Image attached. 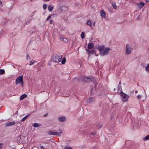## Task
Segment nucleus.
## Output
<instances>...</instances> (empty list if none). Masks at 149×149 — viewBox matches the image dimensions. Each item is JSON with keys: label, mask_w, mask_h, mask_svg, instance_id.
<instances>
[{"label": "nucleus", "mask_w": 149, "mask_h": 149, "mask_svg": "<svg viewBox=\"0 0 149 149\" xmlns=\"http://www.w3.org/2000/svg\"><path fill=\"white\" fill-rule=\"evenodd\" d=\"M42 125V124L40 123H35L33 124V126L35 127H39Z\"/></svg>", "instance_id": "nucleus-14"}, {"label": "nucleus", "mask_w": 149, "mask_h": 149, "mask_svg": "<svg viewBox=\"0 0 149 149\" xmlns=\"http://www.w3.org/2000/svg\"><path fill=\"white\" fill-rule=\"evenodd\" d=\"M28 57H29V55L28 54L27 55V56H26V58H27V59H28Z\"/></svg>", "instance_id": "nucleus-41"}, {"label": "nucleus", "mask_w": 149, "mask_h": 149, "mask_svg": "<svg viewBox=\"0 0 149 149\" xmlns=\"http://www.w3.org/2000/svg\"><path fill=\"white\" fill-rule=\"evenodd\" d=\"M65 149H72L71 148L68 147H65Z\"/></svg>", "instance_id": "nucleus-35"}, {"label": "nucleus", "mask_w": 149, "mask_h": 149, "mask_svg": "<svg viewBox=\"0 0 149 149\" xmlns=\"http://www.w3.org/2000/svg\"><path fill=\"white\" fill-rule=\"evenodd\" d=\"M143 139L144 140H148L149 139V134L146 136Z\"/></svg>", "instance_id": "nucleus-25"}, {"label": "nucleus", "mask_w": 149, "mask_h": 149, "mask_svg": "<svg viewBox=\"0 0 149 149\" xmlns=\"http://www.w3.org/2000/svg\"><path fill=\"white\" fill-rule=\"evenodd\" d=\"M120 94L121 96H122V100L123 102H125L128 101L129 97V96L127 95L123 92H121Z\"/></svg>", "instance_id": "nucleus-3"}, {"label": "nucleus", "mask_w": 149, "mask_h": 149, "mask_svg": "<svg viewBox=\"0 0 149 149\" xmlns=\"http://www.w3.org/2000/svg\"><path fill=\"white\" fill-rule=\"evenodd\" d=\"M87 24L88 25H89L90 26H92V23L91 22L90 20H88L87 22Z\"/></svg>", "instance_id": "nucleus-21"}, {"label": "nucleus", "mask_w": 149, "mask_h": 149, "mask_svg": "<svg viewBox=\"0 0 149 149\" xmlns=\"http://www.w3.org/2000/svg\"><path fill=\"white\" fill-rule=\"evenodd\" d=\"M40 148H41V149H43V148H44V147H43V146H40Z\"/></svg>", "instance_id": "nucleus-40"}, {"label": "nucleus", "mask_w": 149, "mask_h": 149, "mask_svg": "<svg viewBox=\"0 0 149 149\" xmlns=\"http://www.w3.org/2000/svg\"><path fill=\"white\" fill-rule=\"evenodd\" d=\"M86 77L84 76H82L80 77L78 79L79 80H79H81L82 82H84L85 81H86Z\"/></svg>", "instance_id": "nucleus-9"}, {"label": "nucleus", "mask_w": 149, "mask_h": 149, "mask_svg": "<svg viewBox=\"0 0 149 149\" xmlns=\"http://www.w3.org/2000/svg\"><path fill=\"white\" fill-rule=\"evenodd\" d=\"M44 1H49V0H43Z\"/></svg>", "instance_id": "nucleus-42"}, {"label": "nucleus", "mask_w": 149, "mask_h": 149, "mask_svg": "<svg viewBox=\"0 0 149 149\" xmlns=\"http://www.w3.org/2000/svg\"><path fill=\"white\" fill-rule=\"evenodd\" d=\"M48 113H46V114H45V115H43V116L45 117L48 116Z\"/></svg>", "instance_id": "nucleus-36"}, {"label": "nucleus", "mask_w": 149, "mask_h": 149, "mask_svg": "<svg viewBox=\"0 0 149 149\" xmlns=\"http://www.w3.org/2000/svg\"><path fill=\"white\" fill-rule=\"evenodd\" d=\"M66 61V59L65 57L63 58L62 60L61 61V63L62 64H63L65 63Z\"/></svg>", "instance_id": "nucleus-23"}, {"label": "nucleus", "mask_w": 149, "mask_h": 149, "mask_svg": "<svg viewBox=\"0 0 149 149\" xmlns=\"http://www.w3.org/2000/svg\"><path fill=\"white\" fill-rule=\"evenodd\" d=\"M98 48L99 50V51L100 54L101 53H102V52L104 49V46H100Z\"/></svg>", "instance_id": "nucleus-15"}, {"label": "nucleus", "mask_w": 149, "mask_h": 149, "mask_svg": "<svg viewBox=\"0 0 149 149\" xmlns=\"http://www.w3.org/2000/svg\"><path fill=\"white\" fill-rule=\"evenodd\" d=\"M43 149H45L44 148H43Z\"/></svg>", "instance_id": "nucleus-47"}, {"label": "nucleus", "mask_w": 149, "mask_h": 149, "mask_svg": "<svg viewBox=\"0 0 149 149\" xmlns=\"http://www.w3.org/2000/svg\"><path fill=\"white\" fill-rule=\"evenodd\" d=\"M89 81H93L95 84V86L96 85L97 82L96 80H95V79L94 78L91 77L90 80Z\"/></svg>", "instance_id": "nucleus-12"}, {"label": "nucleus", "mask_w": 149, "mask_h": 149, "mask_svg": "<svg viewBox=\"0 0 149 149\" xmlns=\"http://www.w3.org/2000/svg\"><path fill=\"white\" fill-rule=\"evenodd\" d=\"M100 15L102 17L105 18L106 17V13L103 10H102L100 12Z\"/></svg>", "instance_id": "nucleus-11"}, {"label": "nucleus", "mask_w": 149, "mask_h": 149, "mask_svg": "<svg viewBox=\"0 0 149 149\" xmlns=\"http://www.w3.org/2000/svg\"><path fill=\"white\" fill-rule=\"evenodd\" d=\"M31 115V114L29 115H28L25 116L24 118H23L21 120V122H23L29 116Z\"/></svg>", "instance_id": "nucleus-20"}, {"label": "nucleus", "mask_w": 149, "mask_h": 149, "mask_svg": "<svg viewBox=\"0 0 149 149\" xmlns=\"http://www.w3.org/2000/svg\"><path fill=\"white\" fill-rule=\"evenodd\" d=\"M145 3L143 2H140L139 3H137V5L139 6V9L142 8L144 5Z\"/></svg>", "instance_id": "nucleus-10"}, {"label": "nucleus", "mask_w": 149, "mask_h": 149, "mask_svg": "<svg viewBox=\"0 0 149 149\" xmlns=\"http://www.w3.org/2000/svg\"><path fill=\"white\" fill-rule=\"evenodd\" d=\"M51 17V15H49V16L48 17H47V20H48Z\"/></svg>", "instance_id": "nucleus-34"}, {"label": "nucleus", "mask_w": 149, "mask_h": 149, "mask_svg": "<svg viewBox=\"0 0 149 149\" xmlns=\"http://www.w3.org/2000/svg\"><path fill=\"white\" fill-rule=\"evenodd\" d=\"M35 62H36V61L35 60H34V61L33 60V61H31L30 62V63L29 64V65H32L35 63Z\"/></svg>", "instance_id": "nucleus-26"}, {"label": "nucleus", "mask_w": 149, "mask_h": 149, "mask_svg": "<svg viewBox=\"0 0 149 149\" xmlns=\"http://www.w3.org/2000/svg\"><path fill=\"white\" fill-rule=\"evenodd\" d=\"M63 40L64 42H66L67 41V40L66 38H63Z\"/></svg>", "instance_id": "nucleus-33"}, {"label": "nucleus", "mask_w": 149, "mask_h": 149, "mask_svg": "<svg viewBox=\"0 0 149 149\" xmlns=\"http://www.w3.org/2000/svg\"><path fill=\"white\" fill-rule=\"evenodd\" d=\"M147 71H149V64H148L146 68Z\"/></svg>", "instance_id": "nucleus-29"}, {"label": "nucleus", "mask_w": 149, "mask_h": 149, "mask_svg": "<svg viewBox=\"0 0 149 149\" xmlns=\"http://www.w3.org/2000/svg\"><path fill=\"white\" fill-rule=\"evenodd\" d=\"M53 22V21L52 20H51L50 22L51 24H52Z\"/></svg>", "instance_id": "nucleus-39"}, {"label": "nucleus", "mask_w": 149, "mask_h": 149, "mask_svg": "<svg viewBox=\"0 0 149 149\" xmlns=\"http://www.w3.org/2000/svg\"><path fill=\"white\" fill-rule=\"evenodd\" d=\"M58 119L60 122H64L66 121V118L65 116H62L59 117Z\"/></svg>", "instance_id": "nucleus-8"}, {"label": "nucleus", "mask_w": 149, "mask_h": 149, "mask_svg": "<svg viewBox=\"0 0 149 149\" xmlns=\"http://www.w3.org/2000/svg\"><path fill=\"white\" fill-rule=\"evenodd\" d=\"M95 22H94L93 23V25L94 26H95Z\"/></svg>", "instance_id": "nucleus-44"}, {"label": "nucleus", "mask_w": 149, "mask_h": 149, "mask_svg": "<svg viewBox=\"0 0 149 149\" xmlns=\"http://www.w3.org/2000/svg\"><path fill=\"white\" fill-rule=\"evenodd\" d=\"M59 37L61 39H62L63 40V38H64V37H63L62 36L60 35L59 36Z\"/></svg>", "instance_id": "nucleus-37"}, {"label": "nucleus", "mask_w": 149, "mask_h": 149, "mask_svg": "<svg viewBox=\"0 0 149 149\" xmlns=\"http://www.w3.org/2000/svg\"><path fill=\"white\" fill-rule=\"evenodd\" d=\"M2 3V2L1 1H0V5Z\"/></svg>", "instance_id": "nucleus-45"}, {"label": "nucleus", "mask_w": 149, "mask_h": 149, "mask_svg": "<svg viewBox=\"0 0 149 149\" xmlns=\"http://www.w3.org/2000/svg\"><path fill=\"white\" fill-rule=\"evenodd\" d=\"M5 73V71L3 69L0 70V74H4Z\"/></svg>", "instance_id": "nucleus-24"}, {"label": "nucleus", "mask_w": 149, "mask_h": 149, "mask_svg": "<svg viewBox=\"0 0 149 149\" xmlns=\"http://www.w3.org/2000/svg\"><path fill=\"white\" fill-rule=\"evenodd\" d=\"M135 93H138V91H135Z\"/></svg>", "instance_id": "nucleus-43"}, {"label": "nucleus", "mask_w": 149, "mask_h": 149, "mask_svg": "<svg viewBox=\"0 0 149 149\" xmlns=\"http://www.w3.org/2000/svg\"><path fill=\"white\" fill-rule=\"evenodd\" d=\"M62 57V56L61 55H55L52 57L51 61L54 62H59L61 61Z\"/></svg>", "instance_id": "nucleus-1"}, {"label": "nucleus", "mask_w": 149, "mask_h": 149, "mask_svg": "<svg viewBox=\"0 0 149 149\" xmlns=\"http://www.w3.org/2000/svg\"><path fill=\"white\" fill-rule=\"evenodd\" d=\"M91 79V77H86V80H88V79Z\"/></svg>", "instance_id": "nucleus-38"}, {"label": "nucleus", "mask_w": 149, "mask_h": 149, "mask_svg": "<svg viewBox=\"0 0 149 149\" xmlns=\"http://www.w3.org/2000/svg\"><path fill=\"white\" fill-rule=\"evenodd\" d=\"M15 124V122L13 121L10 122H7L5 125L6 127H8L14 125Z\"/></svg>", "instance_id": "nucleus-7"}, {"label": "nucleus", "mask_w": 149, "mask_h": 149, "mask_svg": "<svg viewBox=\"0 0 149 149\" xmlns=\"http://www.w3.org/2000/svg\"><path fill=\"white\" fill-rule=\"evenodd\" d=\"M3 143H0V149H2V148L3 147Z\"/></svg>", "instance_id": "nucleus-31"}, {"label": "nucleus", "mask_w": 149, "mask_h": 149, "mask_svg": "<svg viewBox=\"0 0 149 149\" xmlns=\"http://www.w3.org/2000/svg\"><path fill=\"white\" fill-rule=\"evenodd\" d=\"M86 51L88 52L89 54H93L94 52V51L93 50H89L88 49H87L86 48Z\"/></svg>", "instance_id": "nucleus-19"}, {"label": "nucleus", "mask_w": 149, "mask_h": 149, "mask_svg": "<svg viewBox=\"0 0 149 149\" xmlns=\"http://www.w3.org/2000/svg\"><path fill=\"white\" fill-rule=\"evenodd\" d=\"M96 134V132H94L93 133H90L89 135H94Z\"/></svg>", "instance_id": "nucleus-32"}, {"label": "nucleus", "mask_w": 149, "mask_h": 149, "mask_svg": "<svg viewBox=\"0 0 149 149\" xmlns=\"http://www.w3.org/2000/svg\"><path fill=\"white\" fill-rule=\"evenodd\" d=\"M62 133V130H59V132H54L52 131H50L48 132V134L50 135H59Z\"/></svg>", "instance_id": "nucleus-5"}, {"label": "nucleus", "mask_w": 149, "mask_h": 149, "mask_svg": "<svg viewBox=\"0 0 149 149\" xmlns=\"http://www.w3.org/2000/svg\"><path fill=\"white\" fill-rule=\"evenodd\" d=\"M110 50V48L108 47L106 48L104 50L103 49L102 53L100 54L101 55H107L108 54V52Z\"/></svg>", "instance_id": "nucleus-6"}, {"label": "nucleus", "mask_w": 149, "mask_h": 149, "mask_svg": "<svg viewBox=\"0 0 149 149\" xmlns=\"http://www.w3.org/2000/svg\"><path fill=\"white\" fill-rule=\"evenodd\" d=\"M54 6L51 5L48 6V8L49 11H52L53 9Z\"/></svg>", "instance_id": "nucleus-16"}, {"label": "nucleus", "mask_w": 149, "mask_h": 149, "mask_svg": "<svg viewBox=\"0 0 149 149\" xmlns=\"http://www.w3.org/2000/svg\"><path fill=\"white\" fill-rule=\"evenodd\" d=\"M132 50V47L129 44L126 45V54L128 55L130 54Z\"/></svg>", "instance_id": "nucleus-4"}, {"label": "nucleus", "mask_w": 149, "mask_h": 149, "mask_svg": "<svg viewBox=\"0 0 149 149\" xmlns=\"http://www.w3.org/2000/svg\"><path fill=\"white\" fill-rule=\"evenodd\" d=\"M20 83L23 87V85L24 82L23 81V76L22 75H21L18 77L16 79L15 81V84H18Z\"/></svg>", "instance_id": "nucleus-2"}, {"label": "nucleus", "mask_w": 149, "mask_h": 149, "mask_svg": "<svg viewBox=\"0 0 149 149\" xmlns=\"http://www.w3.org/2000/svg\"><path fill=\"white\" fill-rule=\"evenodd\" d=\"M47 6V4H44L43 6V9L45 10L46 9Z\"/></svg>", "instance_id": "nucleus-28"}, {"label": "nucleus", "mask_w": 149, "mask_h": 149, "mask_svg": "<svg viewBox=\"0 0 149 149\" xmlns=\"http://www.w3.org/2000/svg\"><path fill=\"white\" fill-rule=\"evenodd\" d=\"M19 136V137H20L21 136V135H20Z\"/></svg>", "instance_id": "nucleus-46"}, {"label": "nucleus", "mask_w": 149, "mask_h": 149, "mask_svg": "<svg viewBox=\"0 0 149 149\" xmlns=\"http://www.w3.org/2000/svg\"><path fill=\"white\" fill-rule=\"evenodd\" d=\"M84 34H85V33L84 32H81V38L82 39H83V38H85Z\"/></svg>", "instance_id": "nucleus-22"}, {"label": "nucleus", "mask_w": 149, "mask_h": 149, "mask_svg": "<svg viewBox=\"0 0 149 149\" xmlns=\"http://www.w3.org/2000/svg\"><path fill=\"white\" fill-rule=\"evenodd\" d=\"M94 100V98L93 97H90L89 98V99L87 100V102H91L93 101Z\"/></svg>", "instance_id": "nucleus-17"}, {"label": "nucleus", "mask_w": 149, "mask_h": 149, "mask_svg": "<svg viewBox=\"0 0 149 149\" xmlns=\"http://www.w3.org/2000/svg\"><path fill=\"white\" fill-rule=\"evenodd\" d=\"M112 6L113 8L114 9H116L117 8V6L116 4L115 3H112Z\"/></svg>", "instance_id": "nucleus-27"}, {"label": "nucleus", "mask_w": 149, "mask_h": 149, "mask_svg": "<svg viewBox=\"0 0 149 149\" xmlns=\"http://www.w3.org/2000/svg\"><path fill=\"white\" fill-rule=\"evenodd\" d=\"M27 96V95L26 94H24L22 95L20 97V100H22L26 98Z\"/></svg>", "instance_id": "nucleus-18"}, {"label": "nucleus", "mask_w": 149, "mask_h": 149, "mask_svg": "<svg viewBox=\"0 0 149 149\" xmlns=\"http://www.w3.org/2000/svg\"><path fill=\"white\" fill-rule=\"evenodd\" d=\"M93 46H94L92 43H89L88 46V49H91L93 47Z\"/></svg>", "instance_id": "nucleus-13"}, {"label": "nucleus", "mask_w": 149, "mask_h": 149, "mask_svg": "<svg viewBox=\"0 0 149 149\" xmlns=\"http://www.w3.org/2000/svg\"><path fill=\"white\" fill-rule=\"evenodd\" d=\"M137 97L138 99H140L141 97V96L140 95H138L137 96Z\"/></svg>", "instance_id": "nucleus-30"}]
</instances>
